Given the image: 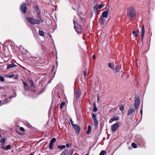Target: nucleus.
Segmentation results:
<instances>
[{
    "mask_svg": "<svg viewBox=\"0 0 155 155\" xmlns=\"http://www.w3.org/2000/svg\"><path fill=\"white\" fill-rule=\"evenodd\" d=\"M127 16L130 18H132L135 16V11L134 8L132 7H129L127 10Z\"/></svg>",
    "mask_w": 155,
    "mask_h": 155,
    "instance_id": "1",
    "label": "nucleus"
},
{
    "mask_svg": "<svg viewBox=\"0 0 155 155\" xmlns=\"http://www.w3.org/2000/svg\"><path fill=\"white\" fill-rule=\"evenodd\" d=\"M27 19L29 23L32 24H39L41 23V21L40 20L36 19L30 17H27Z\"/></svg>",
    "mask_w": 155,
    "mask_h": 155,
    "instance_id": "2",
    "label": "nucleus"
},
{
    "mask_svg": "<svg viewBox=\"0 0 155 155\" xmlns=\"http://www.w3.org/2000/svg\"><path fill=\"white\" fill-rule=\"evenodd\" d=\"M77 18H74L73 19V22L74 25V27L75 28H76V30L77 31V32L78 33H81L82 31V28L79 25H78V26H77L76 24H77V23L76 22H77Z\"/></svg>",
    "mask_w": 155,
    "mask_h": 155,
    "instance_id": "3",
    "label": "nucleus"
},
{
    "mask_svg": "<svg viewBox=\"0 0 155 155\" xmlns=\"http://www.w3.org/2000/svg\"><path fill=\"white\" fill-rule=\"evenodd\" d=\"M140 101L139 97L138 96H135V101L134 103L135 108L137 110L138 107L140 105Z\"/></svg>",
    "mask_w": 155,
    "mask_h": 155,
    "instance_id": "4",
    "label": "nucleus"
},
{
    "mask_svg": "<svg viewBox=\"0 0 155 155\" xmlns=\"http://www.w3.org/2000/svg\"><path fill=\"white\" fill-rule=\"evenodd\" d=\"M26 4L25 3H23L21 5L20 10L22 13H25L26 10Z\"/></svg>",
    "mask_w": 155,
    "mask_h": 155,
    "instance_id": "5",
    "label": "nucleus"
},
{
    "mask_svg": "<svg viewBox=\"0 0 155 155\" xmlns=\"http://www.w3.org/2000/svg\"><path fill=\"white\" fill-rule=\"evenodd\" d=\"M73 127L74 128L76 134H79L81 130L80 126L77 125V124H75Z\"/></svg>",
    "mask_w": 155,
    "mask_h": 155,
    "instance_id": "6",
    "label": "nucleus"
},
{
    "mask_svg": "<svg viewBox=\"0 0 155 155\" xmlns=\"http://www.w3.org/2000/svg\"><path fill=\"white\" fill-rule=\"evenodd\" d=\"M119 124L118 123H116L113 124L111 127V129L112 131L114 132L119 127Z\"/></svg>",
    "mask_w": 155,
    "mask_h": 155,
    "instance_id": "7",
    "label": "nucleus"
},
{
    "mask_svg": "<svg viewBox=\"0 0 155 155\" xmlns=\"http://www.w3.org/2000/svg\"><path fill=\"white\" fill-rule=\"evenodd\" d=\"M135 108H134L133 106H131L130 107L127 114V115L129 116L131 114L133 113L135 110Z\"/></svg>",
    "mask_w": 155,
    "mask_h": 155,
    "instance_id": "8",
    "label": "nucleus"
},
{
    "mask_svg": "<svg viewBox=\"0 0 155 155\" xmlns=\"http://www.w3.org/2000/svg\"><path fill=\"white\" fill-rule=\"evenodd\" d=\"M145 33V30L144 28V25H143V26L142 28V30L141 32V41H143V36L144 35Z\"/></svg>",
    "mask_w": 155,
    "mask_h": 155,
    "instance_id": "9",
    "label": "nucleus"
},
{
    "mask_svg": "<svg viewBox=\"0 0 155 155\" xmlns=\"http://www.w3.org/2000/svg\"><path fill=\"white\" fill-rule=\"evenodd\" d=\"M81 94V91L80 90H78L76 92L75 96L77 100L80 97Z\"/></svg>",
    "mask_w": 155,
    "mask_h": 155,
    "instance_id": "10",
    "label": "nucleus"
},
{
    "mask_svg": "<svg viewBox=\"0 0 155 155\" xmlns=\"http://www.w3.org/2000/svg\"><path fill=\"white\" fill-rule=\"evenodd\" d=\"M108 11H105L103 12L102 14V17L105 18H107L108 17Z\"/></svg>",
    "mask_w": 155,
    "mask_h": 155,
    "instance_id": "11",
    "label": "nucleus"
},
{
    "mask_svg": "<svg viewBox=\"0 0 155 155\" xmlns=\"http://www.w3.org/2000/svg\"><path fill=\"white\" fill-rule=\"evenodd\" d=\"M104 18L102 16H101L100 18L99 21L101 25L103 24L105 21L106 19Z\"/></svg>",
    "mask_w": 155,
    "mask_h": 155,
    "instance_id": "12",
    "label": "nucleus"
},
{
    "mask_svg": "<svg viewBox=\"0 0 155 155\" xmlns=\"http://www.w3.org/2000/svg\"><path fill=\"white\" fill-rule=\"evenodd\" d=\"M118 119L119 117H118L114 116L110 120L109 122L110 123H111L114 121L118 120Z\"/></svg>",
    "mask_w": 155,
    "mask_h": 155,
    "instance_id": "13",
    "label": "nucleus"
},
{
    "mask_svg": "<svg viewBox=\"0 0 155 155\" xmlns=\"http://www.w3.org/2000/svg\"><path fill=\"white\" fill-rule=\"evenodd\" d=\"M2 148L3 149L8 150L11 149V146L10 145H8L6 147L3 146H2Z\"/></svg>",
    "mask_w": 155,
    "mask_h": 155,
    "instance_id": "14",
    "label": "nucleus"
},
{
    "mask_svg": "<svg viewBox=\"0 0 155 155\" xmlns=\"http://www.w3.org/2000/svg\"><path fill=\"white\" fill-rule=\"evenodd\" d=\"M93 122L94 125L96 127L98 124V122L96 118H95L93 119Z\"/></svg>",
    "mask_w": 155,
    "mask_h": 155,
    "instance_id": "15",
    "label": "nucleus"
},
{
    "mask_svg": "<svg viewBox=\"0 0 155 155\" xmlns=\"http://www.w3.org/2000/svg\"><path fill=\"white\" fill-rule=\"evenodd\" d=\"M70 154V153H68V150H64L62 152V153H61V155H68V154Z\"/></svg>",
    "mask_w": 155,
    "mask_h": 155,
    "instance_id": "16",
    "label": "nucleus"
},
{
    "mask_svg": "<svg viewBox=\"0 0 155 155\" xmlns=\"http://www.w3.org/2000/svg\"><path fill=\"white\" fill-rule=\"evenodd\" d=\"M36 14V15L37 18H38V19L41 20L42 21H43L42 20L41 18V15H40V12H39L38 13H37Z\"/></svg>",
    "mask_w": 155,
    "mask_h": 155,
    "instance_id": "17",
    "label": "nucleus"
},
{
    "mask_svg": "<svg viewBox=\"0 0 155 155\" xmlns=\"http://www.w3.org/2000/svg\"><path fill=\"white\" fill-rule=\"evenodd\" d=\"M15 65L13 63H12L11 64H8L7 67V68H12L13 67H15Z\"/></svg>",
    "mask_w": 155,
    "mask_h": 155,
    "instance_id": "18",
    "label": "nucleus"
},
{
    "mask_svg": "<svg viewBox=\"0 0 155 155\" xmlns=\"http://www.w3.org/2000/svg\"><path fill=\"white\" fill-rule=\"evenodd\" d=\"M91 127L90 125H89L88 126L87 130L86 132L87 134H90V132L91 131Z\"/></svg>",
    "mask_w": 155,
    "mask_h": 155,
    "instance_id": "19",
    "label": "nucleus"
},
{
    "mask_svg": "<svg viewBox=\"0 0 155 155\" xmlns=\"http://www.w3.org/2000/svg\"><path fill=\"white\" fill-rule=\"evenodd\" d=\"M38 33L40 35L43 37L44 36V32L43 31L39 30Z\"/></svg>",
    "mask_w": 155,
    "mask_h": 155,
    "instance_id": "20",
    "label": "nucleus"
},
{
    "mask_svg": "<svg viewBox=\"0 0 155 155\" xmlns=\"http://www.w3.org/2000/svg\"><path fill=\"white\" fill-rule=\"evenodd\" d=\"M115 70L116 72H118L120 71V68L119 66L117 65L115 68Z\"/></svg>",
    "mask_w": 155,
    "mask_h": 155,
    "instance_id": "21",
    "label": "nucleus"
},
{
    "mask_svg": "<svg viewBox=\"0 0 155 155\" xmlns=\"http://www.w3.org/2000/svg\"><path fill=\"white\" fill-rule=\"evenodd\" d=\"M65 146L64 145H62V146H59L58 147V149H60L61 150H62L65 148Z\"/></svg>",
    "mask_w": 155,
    "mask_h": 155,
    "instance_id": "22",
    "label": "nucleus"
},
{
    "mask_svg": "<svg viewBox=\"0 0 155 155\" xmlns=\"http://www.w3.org/2000/svg\"><path fill=\"white\" fill-rule=\"evenodd\" d=\"M98 8V5H94L93 8V10L96 12V11L97 10V9Z\"/></svg>",
    "mask_w": 155,
    "mask_h": 155,
    "instance_id": "23",
    "label": "nucleus"
},
{
    "mask_svg": "<svg viewBox=\"0 0 155 155\" xmlns=\"http://www.w3.org/2000/svg\"><path fill=\"white\" fill-rule=\"evenodd\" d=\"M15 75L13 74H11L10 75H7V76H5V77L7 78H12L14 77L15 76Z\"/></svg>",
    "mask_w": 155,
    "mask_h": 155,
    "instance_id": "24",
    "label": "nucleus"
},
{
    "mask_svg": "<svg viewBox=\"0 0 155 155\" xmlns=\"http://www.w3.org/2000/svg\"><path fill=\"white\" fill-rule=\"evenodd\" d=\"M108 66L110 68L112 69H114V64H112L111 63H109L108 64Z\"/></svg>",
    "mask_w": 155,
    "mask_h": 155,
    "instance_id": "25",
    "label": "nucleus"
},
{
    "mask_svg": "<svg viewBox=\"0 0 155 155\" xmlns=\"http://www.w3.org/2000/svg\"><path fill=\"white\" fill-rule=\"evenodd\" d=\"M53 143H51L50 142L49 145V148L51 150H52L53 149Z\"/></svg>",
    "mask_w": 155,
    "mask_h": 155,
    "instance_id": "26",
    "label": "nucleus"
},
{
    "mask_svg": "<svg viewBox=\"0 0 155 155\" xmlns=\"http://www.w3.org/2000/svg\"><path fill=\"white\" fill-rule=\"evenodd\" d=\"M56 140V139L55 138H53L51 139L50 142L51 143H53L54 142H55Z\"/></svg>",
    "mask_w": 155,
    "mask_h": 155,
    "instance_id": "27",
    "label": "nucleus"
},
{
    "mask_svg": "<svg viewBox=\"0 0 155 155\" xmlns=\"http://www.w3.org/2000/svg\"><path fill=\"white\" fill-rule=\"evenodd\" d=\"M132 33L134 35L135 37H137L138 36V35H137V33H136V32L135 31H133Z\"/></svg>",
    "mask_w": 155,
    "mask_h": 155,
    "instance_id": "28",
    "label": "nucleus"
},
{
    "mask_svg": "<svg viewBox=\"0 0 155 155\" xmlns=\"http://www.w3.org/2000/svg\"><path fill=\"white\" fill-rule=\"evenodd\" d=\"M104 6V4H101L98 6V8L99 9H101Z\"/></svg>",
    "mask_w": 155,
    "mask_h": 155,
    "instance_id": "29",
    "label": "nucleus"
},
{
    "mask_svg": "<svg viewBox=\"0 0 155 155\" xmlns=\"http://www.w3.org/2000/svg\"><path fill=\"white\" fill-rule=\"evenodd\" d=\"M5 139H2L0 141V143H2V144H3L5 143Z\"/></svg>",
    "mask_w": 155,
    "mask_h": 155,
    "instance_id": "30",
    "label": "nucleus"
},
{
    "mask_svg": "<svg viewBox=\"0 0 155 155\" xmlns=\"http://www.w3.org/2000/svg\"><path fill=\"white\" fill-rule=\"evenodd\" d=\"M35 10L36 13L40 12L37 6H36V7L35 8Z\"/></svg>",
    "mask_w": 155,
    "mask_h": 155,
    "instance_id": "31",
    "label": "nucleus"
},
{
    "mask_svg": "<svg viewBox=\"0 0 155 155\" xmlns=\"http://www.w3.org/2000/svg\"><path fill=\"white\" fill-rule=\"evenodd\" d=\"M29 82L31 84V86H33L34 85V83L33 81L32 80H29Z\"/></svg>",
    "mask_w": 155,
    "mask_h": 155,
    "instance_id": "32",
    "label": "nucleus"
},
{
    "mask_svg": "<svg viewBox=\"0 0 155 155\" xmlns=\"http://www.w3.org/2000/svg\"><path fill=\"white\" fill-rule=\"evenodd\" d=\"M131 145L134 148H136L137 147L136 145L134 143H132Z\"/></svg>",
    "mask_w": 155,
    "mask_h": 155,
    "instance_id": "33",
    "label": "nucleus"
},
{
    "mask_svg": "<svg viewBox=\"0 0 155 155\" xmlns=\"http://www.w3.org/2000/svg\"><path fill=\"white\" fill-rule=\"evenodd\" d=\"M4 78L3 77L0 76V81L3 82L4 81Z\"/></svg>",
    "mask_w": 155,
    "mask_h": 155,
    "instance_id": "34",
    "label": "nucleus"
},
{
    "mask_svg": "<svg viewBox=\"0 0 155 155\" xmlns=\"http://www.w3.org/2000/svg\"><path fill=\"white\" fill-rule=\"evenodd\" d=\"M105 153V151L102 150L100 153L99 155H104Z\"/></svg>",
    "mask_w": 155,
    "mask_h": 155,
    "instance_id": "35",
    "label": "nucleus"
},
{
    "mask_svg": "<svg viewBox=\"0 0 155 155\" xmlns=\"http://www.w3.org/2000/svg\"><path fill=\"white\" fill-rule=\"evenodd\" d=\"M65 104V103L64 102H62L60 104V108H62V106H64Z\"/></svg>",
    "mask_w": 155,
    "mask_h": 155,
    "instance_id": "36",
    "label": "nucleus"
},
{
    "mask_svg": "<svg viewBox=\"0 0 155 155\" xmlns=\"http://www.w3.org/2000/svg\"><path fill=\"white\" fill-rule=\"evenodd\" d=\"M70 122H71V124L72 125V127H73V126H74L76 124H74L73 123V122L72 121V120L71 119L70 120Z\"/></svg>",
    "mask_w": 155,
    "mask_h": 155,
    "instance_id": "37",
    "label": "nucleus"
},
{
    "mask_svg": "<svg viewBox=\"0 0 155 155\" xmlns=\"http://www.w3.org/2000/svg\"><path fill=\"white\" fill-rule=\"evenodd\" d=\"M23 83V84H24V86H25V89H26V88L25 87H27L28 88V86H27V83H25V82H24Z\"/></svg>",
    "mask_w": 155,
    "mask_h": 155,
    "instance_id": "38",
    "label": "nucleus"
},
{
    "mask_svg": "<svg viewBox=\"0 0 155 155\" xmlns=\"http://www.w3.org/2000/svg\"><path fill=\"white\" fill-rule=\"evenodd\" d=\"M87 74V72L86 71H84V75L85 78H86Z\"/></svg>",
    "mask_w": 155,
    "mask_h": 155,
    "instance_id": "39",
    "label": "nucleus"
},
{
    "mask_svg": "<svg viewBox=\"0 0 155 155\" xmlns=\"http://www.w3.org/2000/svg\"><path fill=\"white\" fill-rule=\"evenodd\" d=\"M94 111L96 112V111H97V107H96L95 105L94 104Z\"/></svg>",
    "mask_w": 155,
    "mask_h": 155,
    "instance_id": "40",
    "label": "nucleus"
},
{
    "mask_svg": "<svg viewBox=\"0 0 155 155\" xmlns=\"http://www.w3.org/2000/svg\"><path fill=\"white\" fill-rule=\"evenodd\" d=\"M20 129L21 130V131H25V129L22 127H20Z\"/></svg>",
    "mask_w": 155,
    "mask_h": 155,
    "instance_id": "41",
    "label": "nucleus"
},
{
    "mask_svg": "<svg viewBox=\"0 0 155 155\" xmlns=\"http://www.w3.org/2000/svg\"><path fill=\"white\" fill-rule=\"evenodd\" d=\"M92 117L93 119L96 118V115L94 114H93L92 115Z\"/></svg>",
    "mask_w": 155,
    "mask_h": 155,
    "instance_id": "42",
    "label": "nucleus"
},
{
    "mask_svg": "<svg viewBox=\"0 0 155 155\" xmlns=\"http://www.w3.org/2000/svg\"><path fill=\"white\" fill-rule=\"evenodd\" d=\"M123 109H124V107L123 106H121L120 107V110L122 111L123 110Z\"/></svg>",
    "mask_w": 155,
    "mask_h": 155,
    "instance_id": "43",
    "label": "nucleus"
},
{
    "mask_svg": "<svg viewBox=\"0 0 155 155\" xmlns=\"http://www.w3.org/2000/svg\"><path fill=\"white\" fill-rule=\"evenodd\" d=\"M70 144L69 143H67L66 144V147H68L69 146Z\"/></svg>",
    "mask_w": 155,
    "mask_h": 155,
    "instance_id": "44",
    "label": "nucleus"
},
{
    "mask_svg": "<svg viewBox=\"0 0 155 155\" xmlns=\"http://www.w3.org/2000/svg\"><path fill=\"white\" fill-rule=\"evenodd\" d=\"M74 150V149H73L71 150V153H70L71 154H72Z\"/></svg>",
    "mask_w": 155,
    "mask_h": 155,
    "instance_id": "45",
    "label": "nucleus"
},
{
    "mask_svg": "<svg viewBox=\"0 0 155 155\" xmlns=\"http://www.w3.org/2000/svg\"><path fill=\"white\" fill-rule=\"evenodd\" d=\"M93 58L94 59H95V56L94 55H93Z\"/></svg>",
    "mask_w": 155,
    "mask_h": 155,
    "instance_id": "46",
    "label": "nucleus"
},
{
    "mask_svg": "<svg viewBox=\"0 0 155 155\" xmlns=\"http://www.w3.org/2000/svg\"><path fill=\"white\" fill-rule=\"evenodd\" d=\"M136 33H137V35H138V33H139V31L137 30V31H136Z\"/></svg>",
    "mask_w": 155,
    "mask_h": 155,
    "instance_id": "47",
    "label": "nucleus"
},
{
    "mask_svg": "<svg viewBox=\"0 0 155 155\" xmlns=\"http://www.w3.org/2000/svg\"><path fill=\"white\" fill-rule=\"evenodd\" d=\"M140 113H141V114H142V110L140 111Z\"/></svg>",
    "mask_w": 155,
    "mask_h": 155,
    "instance_id": "48",
    "label": "nucleus"
},
{
    "mask_svg": "<svg viewBox=\"0 0 155 155\" xmlns=\"http://www.w3.org/2000/svg\"><path fill=\"white\" fill-rule=\"evenodd\" d=\"M85 155H89L88 154V153H87Z\"/></svg>",
    "mask_w": 155,
    "mask_h": 155,
    "instance_id": "49",
    "label": "nucleus"
},
{
    "mask_svg": "<svg viewBox=\"0 0 155 155\" xmlns=\"http://www.w3.org/2000/svg\"><path fill=\"white\" fill-rule=\"evenodd\" d=\"M1 101H0V104H1Z\"/></svg>",
    "mask_w": 155,
    "mask_h": 155,
    "instance_id": "50",
    "label": "nucleus"
},
{
    "mask_svg": "<svg viewBox=\"0 0 155 155\" xmlns=\"http://www.w3.org/2000/svg\"><path fill=\"white\" fill-rule=\"evenodd\" d=\"M99 97H98V98H97V99H98V100H99Z\"/></svg>",
    "mask_w": 155,
    "mask_h": 155,
    "instance_id": "51",
    "label": "nucleus"
},
{
    "mask_svg": "<svg viewBox=\"0 0 155 155\" xmlns=\"http://www.w3.org/2000/svg\"><path fill=\"white\" fill-rule=\"evenodd\" d=\"M1 137V134H0V137Z\"/></svg>",
    "mask_w": 155,
    "mask_h": 155,
    "instance_id": "52",
    "label": "nucleus"
},
{
    "mask_svg": "<svg viewBox=\"0 0 155 155\" xmlns=\"http://www.w3.org/2000/svg\"><path fill=\"white\" fill-rule=\"evenodd\" d=\"M1 87H0V89H1Z\"/></svg>",
    "mask_w": 155,
    "mask_h": 155,
    "instance_id": "53",
    "label": "nucleus"
}]
</instances>
